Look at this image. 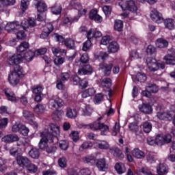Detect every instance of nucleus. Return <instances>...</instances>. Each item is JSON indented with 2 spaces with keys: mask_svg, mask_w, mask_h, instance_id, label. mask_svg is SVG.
I'll use <instances>...</instances> for the list:
<instances>
[{
  "mask_svg": "<svg viewBox=\"0 0 175 175\" xmlns=\"http://www.w3.org/2000/svg\"><path fill=\"white\" fill-rule=\"evenodd\" d=\"M146 62L150 72H157L159 68L160 69H165V63H157V60L152 57H148Z\"/></svg>",
  "mask_w": 175,
  "mask_h": 175,
  "instance_id": "obj_1",
  "label": "nucleus"
},
{
  "mask_svg": "<svg viewBox=\"0 0 175 175\" xmlns=\"http://www.w3.org/2000/svg\"><path fill=\"white\" fill-rule=\"evenodd\" d=\"M119 6L122 8V10H129V12H131V13H137V10H139L136 3H135L133 0L126 1L124 4L119 3Z\"/></svg>",
  "mask_w": 175,
  "mask_h": 175,
  "instance_id": "obj_2",
  "label": "nucleus"
},
{
  "mask_svg": "<svg viewBox=\"0 0 175 175\" xmlns=\"http://www.w3.org/2000/svg\"><path fill=\"white\" fill-rule=\"evenodd\" d=\"M41 139L38 144V147L41 150H45L46 148L49 146L47 144V142L49 140L53 141V137H51V135L47 134V135L44 133H41Z\"/></svg>",
  "mask_w": 175,
  "mask_h": 175,
  "instance_id": "obj_3",
  "label": "nucleus"
},
{
  "mask_svg": "<svg viewBox=\"0 0 175 175\" xmlns=\"http://www.w3.org/2000/svg\"><path fill=\"white\" fill-rule=\"evenodd\" d=\"M16 163L20 167H22L23 169H25L30 164L31 160L28 159L27 157L18 155L16 157Z\"/></svg>",
  "mask_w": 175,
  "mask_h": 175,
  "instance_id": "obj_4",
  "label": "nucleus"
},
{
  "mask_svg": "<svg viewBox=\"0 0 175 175\" xmlns=\"http://www.w3.org/2000/svg\"><path fill=\"white\" fill-rule=\"evenodd\" d=\"M49 106L53 109H58V107H62L64 106V101L58 96H53L49 100Z\"/></svg>",
  "mask_w": 175,
  "mask_h": 175,
  "instance_id": "obj_5",
  "label": "nucleus"
},
{
  "mask_svg": "<svg viewBox=\"0 0 175 175\" xmlns=\"http://www.w3.org/2000/svg\"><path fill=\"white\" fill-rule=\"evenodd\" d=\"M22 59L23 55L21 53H16L9 57L8 60V65L14 66L15 65H17V64H20Z\"/></svg>",
  "mask_w": 175,
  "mask_h": 175,
  "instance_id": "obj_6",
  "label": "nucleus"
},
{
  "mask_svg": "<svg viewBox=\"0 0 175 175\" xmlns=\"http://www.w3.org/2000/svg\"><path fill=\"white\" fill-rule=\"evenodd\" d=\"M61 133V131L59 130V126L55 124H50V131L49 133H45L47 135H51V137H53V139L55 137H57Z\"/></svg>",
  "mask_w": 175,
  "mask_h": 175,
  "instance_id": "obj_7",
  "label": "nucleus"
},
{
  "mask_svg": "<svg viewBox=\"0 0 175 175\" xmlns=\"http://www.w3.org/2000/svg\"><path fill=\"white\" fill-rule=\"evenodd\" d=\"M54 30V27L53 26V24L51 23H48L46 25V26L44 27L42 33L40 34V38L41 39H46L47 36L53 32Z\"/></svg>",
  "mask_w": 175,
  "mask_h": 175,
  "instance_id": "obj_8",
  "label": "nucleus"
},
{
  "mask_svg": "<svg viewBox=\"0 0 175 175\" xmlns=\"http://www.w3.org/2000/svg\"><path fill=\"white\" fill-rule=\"evenodd\" d=\"M150 18L154 21V23H157V24H161L163 23V18L162 17V14H161L157 10H152L150 13Z\"/></svg>",
  "mask_w": 175,
  "mask_h": 175,
  "instance_id": "obj_9",
  "label": "nucleus"
},
{
  "mask_svg": "<svg viewBox=\"0 0 175 175\" xmlns=\"http://www.w3.org/2000/svg\"><path fill=\"white\" fill-rule=\"evenodd\" d=\"M95 163L97 169H98L100 172H105L109 169V165L106 163V159L105 158L97 160Z\"/></svg>",
  "mask_w": 175,
  "mask_h": 175,
  "instance_id": "obj_10",
  "label": "nucleus"
},
{
  "mask_svg": "<svg viewBox=\"0 0 175 175\" xmlns=\"http://www.w3.org/2000/svg\"><path fill=\"white\" fill-rule=\"evenodd\" d=\"M20 77H21V75L17 72H11L8 78L9 83L12 85H17L20 83Z\"/></svg>",
  "mask_w": 175,
  "mask_h": 175,
  "instance_id": "obj_11",
  "label": "nucleus"
},
{
  "mask_svg": "<svg viewBox=\"0 0 175 175\" xmlns=\"http://www.w3.org/2000/svg\"><path fill=\"white\" fill-rule=\"evenodd\" d=\"M20 137L16 134H10L4 136L1 141L4 143H13L14 142H18Z\"/></svg>",
  "mask_w": 175,
  "mask_h": 175,
  "instance_id": "obj_12",
  "label": "nucleus"
},
{
  "mask_svg": "<svg viewBox=\"0 0 175 175\" xmlns=\"http://www.w3.org/2000/svg\"><path fill=\"white\" fill-rule=\"evenodd\" d=\"M20 27V23L18 22H9L5 27V31L8 32H16V29Z\"/></svg>",
  "mask_w": 175,
  "mask_h": 175,
  "instance_id": "obj_13",
  "label": "nucleus"
},
{
  "mask_svg": "<svg viewBox=\"0 0 175 175\" xmlns=\"http://www.w3.org/2000/svg\"><path fill=\"white\" fill-rule=\"evenodd\" d=\"M157 117L159 118V120H162L163 121H172L173 118L170 113L165 111L158 112Z\"/></svg>",
  "mask_w": 175,
  "mask_h": 175,
  "instance_id": "obj_14",
  "label": "nucleus"
},
{
  "mask_svg": "<svg viewBox=\"0 0 175 175\" xmlns=\"http://www.w3.org/2000/svg\"><path fill=\"white\" fill-rule=\"evenodd\" d=\"M113 68V64H106L101 63L100 64V69L104 70V73L105 76H110V73H111V68Z\"/></svg>",
  "mask_w": 175,
  "mask_h": 175,
  "instance_id": "obj_15",
  "label": "nucleus"
},
{
  "mask_svg": "<svg viewBox=\"0 0 175 175\" xmlns=\"http://www.w3.org/2000/svg\"><path fill=\"white\" fill-rule=\"evenodd\" d=\"M100 124V122L95 121L90 124H82V127L85 129H92V131H99Z\"/></svg>",
  "mask_w": 175,
  "mask_h": 175,
  "instance_id": "obj_16",
  "label": "nucleus"
},
{
  "mask_svg": "<svg viewBox=\"0 0 175 175\" xmlns=\"http://www.w3.org/2000/svg\"><path fill=\"white\" fill-rule=\"evenodd\" d=\"M90 73H92V67L90 64L83 66L78 70V75H81V76H83V75H90Z\"/></svg>",
  "mask_w": 175,
  "mask_h": 175,
  "instance_id": "obj_17",
  "label": "nucleus"
},
{
  "mask_svg": "<svg viewBox=\"0 0 175 175\" xmlns=\"http://www.w3.org/2000/svg\"><path fill=\"white\" fill-rule=\"evenodd\" d=\"M139 109L144 114H151L152 113V107L148 104H142L139 106Z\"/></svg>",
  "mask_w": 175,
  "mask_h": 175,
  "instance_id": "obj_18",
  "label": "nucleus"
},
{
  "mask_svg": "<svg viewBox=\"0 0 175 175\" xmlns=\"http://www.w3.org/2000/svg\"><path fill=\"white\" fill-rule=\"evenodd\" d=\"M132 155L134 158H137V159H143V158L146 157L144 152L137 148H135L132 150Z\"/></svg>",
  "mask_w": 175,
  "mask_h": 175,
  "instance_id": "obj_19",
  "label": "nucleus"
},
{
  "mask_svg": "<svg viewBox=\"0 0 175 175\" xmlns=\"http://www.w3.org/2000/svg\"><path fill=\"white\" fill-rule=\"evenodd\" d=\"M4 93L6 95L8 100H11V102H16L17 98H16V95L12 92V90L9 88L4 89Z\"/></svg>",
  "mask_w": 175,
  "mask_h": 175,
  "instance_id": "obj_20",
  "label": "nucleus"
},
{
  "mask_svg": "<svg viewBox=\"0 0 175 175\" xmlns=\"http://www.w3.org/2000/svg\"><path fill=\"white\" fill-rule=\"evenodd\" d=\"M96 92V91H95V89L91 88L82 92L81 96L82 98H88L89 96H94Z\"/></svg>",
  "mask_w": 175,
  "mask_h": 175,
  "instance_id": "obj_21",
  "label": "nucleus"
},
{
  "mask_svg": "<svg viewBox=\"0 0 175 175\" xmlns=\"http://www.w3.org/2000/svg\"><path fill=\"white\" fill-rule=\"evenodd\" d=\"M29 155L31 158H33V159H39V157H40V152L39 151V149L33 148L30 151H29Z\"/></svg>",
  "mask_w": 175,
  "mask_h": 175,
  "instance_id": "obj_22",
  "label": "nucleus"
},
{
  "mask_svg": "<svg viewBox=\"0 0 175 175\" xmlns=\"http://www.w3.org/2000/svg\"><path fill=\"white\" fill-rule=\"evenodd\" d=\"M109 152L113 154V157L116 158H124V154L118 148H112L109 150Z\"/></svg>",
  "mask_w": 175,
  "mask_h": 175,
  "instance_id": "obj_23",
  "label": "nucleus"
},
{
  "mask_svg": "<svg viewBox=\"0 0 175 175\" xmlns=\"http://www.w3.org/2000/svg\"><path fill=\"white\" fill-rule=\"evenodd\" d=\"M156 45L159 49H165L169 46V42L163 38H159L157 40Z\"/></svg>",
  "mask_w": 175,
  "mask_h": 175,
  "instance_id": "obj_24",
  "label": "nucleus"
},
{
  "mask_svg": "<svg viewBox=\"0 0 175 175\" xmlns=\"http://www.w3.org/2000/svg\"><path fill=\"white\" fill-rule=\"evenodd\" d=\"M66 115L68 118H76L77 117V110L76 109L67 108Z\"/></svg>",
  "mask_w": 175,
  "mask_h": 175,
  "instance_id": "obj_25",
  "label": "nucleus"
},
{
  "mask_svg": "<svg viewBox=\"0 0 175 175\" xmlns=\"http://www.w3.org/2000/svg\"><path fill=\"white\" fill-rule=\"evenodd\" d=\"M95 159H95L94 156H92V155L86 156L83 158V161L84 163H87L90 166H92V165H95V163H96Z\"/></svg>",
  "mask_w": 175,
  "mask_h": 175,
  "instance_id": "obj_26",
  "label": "nucleus"
},
{
  "mask_svg": "<svg viewBox=\"0 0 175 175\" xmlns=\"http://www.w3.org/2000/svg\"><path fill=\"white\" fill-rule=\"evenodd\" d=\"M115 170H116L118 174H122L126 172V168H125V165L122 163H117L115 165Z\"/></svg>",
  "mask_w": 175,
  "mask_h": 175,
  "instance_id": "obj_27",
  "label": "nucleus"
},
{
  "mask_svg": "<svg viewBox=\"0 0 175 175\" xmlns=\"http://www.w3.org/2000/svg\"><path fill=\"white\" fill-rule=\"evenodd\" d=\"M120 46H118V43L117 42H110L109 45L108 46V52L109 53H117Z\"/></svg>",
  "mask_w": 175,
  "mask_h": 175,
  "instance_id": "obj_28",
  "label": "nucleus"
},
{
  "mask_svg": "<svg viewBox=\"0 0 175 175\" xmlns=\"http://www.w3.org/2000/svg\"><path fill=\"white\" fill-rule=\"evenodd\" d=\"M64 44L67 47V49H70V50H75L76 47L75 40L70 38L66 39L64 41Z\"/></svg>",
  "mask_w": 175,
  "mask_h": 175,
  "instance_id": "obj_29",
  "label": "nucleus"
},
{
  "mask_svg": "<svg viewBox=\"0 0 175 175\" xmlns=\"http://www.w3.org/2000/svg\"><path fill=\"white\" fill-rule=\"evenodd\" d=\"M27 49H29V44L27 42H23L16 48L18 53H23Z\"/></svg>",
  "mask_w": 175,
  "mask_h": 175,
  "instance_id": "obj_30",
  "label": "nucleus"
},
{
  "mask_svg": "<svg viewBox=\"0 0 175 175\" xmlns=\"http://www.w3.org/2000/svg\"><path fill=\"white\" fill-rule=\"evenodd\" d=\"M164 25L168 29H174V20L167 18L164 21Z\"/></svg>",
  "mask_w": 175,
  "mask_h": 175,
  "instance_id": "obj_31",
  "label": "nucleus"
},
{
  "mask_svg": "<svg viewBox=\"0 0 175 175\" xmlns=\"http://www.w3.org/2000/svg\"><path fill=\"white\" fill-rule=\"evenodd\" d=\"M51 117L53 121H60L62 117V112L59 110H55L53 112Z\"/></svg>",
  "mask_w": 175,
  "mask_h": 175,
  "instance_id": "obj_32",
  "label": "nucleus"
},
{
  "mask_svg": "<svg viewBox=\"0 0 175 175\" xmlns=\"http://www.w3.org/2000/svg\"><path fill=\"white\" fill-rule=\"evenodd\" d=\"M142 129L145 133H150L152 129V124L150 122H145L142 124Z\"/></svg>",
  "mask_w": 175,
  "mask_h": 175,
  "instance_id": "obj_33",
  "label": "nucleus"
},
{
  "mask_svg": "<svg viewBox=\"0 0 175 175\" xmlns=\"http://www.w3.org/2000/svg\"><path fill=\"white\" fill-rule=\"evenodd\" d=\"M38 12L40 13H43V12H46L47 10V5L43 1H39L36 5Z\"/></svg>",
  "mask_w": 175,
  "mask_h": 175,
  "instance_id": "obj_34",
  "label": "nucleus"
},
{
  "mask_svg": "<svg viewBox=\"0 0 175 175\" xmlns=\"http://www.w3.org/2000/svg\"><path fill=\"white\" fill-rule=\"evenodd\" d=\"M164 61H165V64L167 65H175V59L174 56L172 55H167L163 58Z\"/></svg>",
  "mask_w": 175,
  "mask_h": 175,
  "instance_id": "obj_35",
  "label": "nucleus"
},
{
  "mask_svg": "<svg viewBox=\"0 0 175 175\" xmlns=\"http://www.w3.org/2000/svg\"><path fill=\"white\" fill-rule=\"evenodd\" d=\"M124 28V22L121 20H116L115 21L114 29L118 32H121Z\"/></svg>",
  "mask_w": 175,
  "mask_h": 175,
  "instance_id": "obj_36",
  "label": "nucleus"
},
{
  "mask_svg": "<svg viewBox=\"0 0 175 175\" xmlns=\"http://www.w3.org/2000/svg\"><path fill=\"white\" fill-rule=\"evenodd\" d=\"M93 111L94 109H92V107L90 105H87L83 108V116H91V114H92Z\"/></svg>",
  "mask_w": 175,
  "mask_h": 175,
  "instance_id": "obj_37",
  "label": "nucleus"
},
{
  "mask_svg": "<svg viewBox=\"0 0 175 175\" xmlns=\"http://www.w3.org/2000/svg\"><path fill=\"white\" fill-rule=\"evenodd\" d=\"M146 90L149 91L150 94H155L158 92V87L155 84L149 83L146 86Z\"/></svg>",
  "mask_w": 175,
  "mask_h": 175,
  "instance_id": "obj_38",
  "label": "nucleus"
},
{
  "mask_svg": "<svg viewBox=\"0 0 175 175\" xmlns=\"http://www.w3.org/2000/svg\"><path fill=\"white\" fill-rule=\"evenodd\" d=\"M45 110L46 107H44V105L42 104H38L34 107V111L37 114H43Z\"/></svg>",
  "mask_w": 175,
  "mask_h": 175,
  "instance_id": "obj_39",
  "label": "nucleus"
},
{
  "mask_svg": "<svg viewBox=\"0 0 175 175\" xmlns=\"http://www.w3.org/2000/svg\"><path fill=\"white\" fill-rule=\"evenodd\" d=\"M16 3V0H0V8L10 6Z\"/></svg>",
  "mask_w": 175,
  "mask_h": 175,
  "instance_id": "obj_40",
  "label": "nucleus"
},
{
  "mask_svg": "<svg viewBox=\"0 0 175 175\" xmlns=\"http://www.w3.org/2000/svg\"><path fill=\"white\" fill-rule=\"evenodd\" d=\"M94 57L96 59H103V61L105 58L109 57V54L106 52H97L95 53Z\"/></svg>",
  "mask_w": 175,
  "mask_h": 175,
  "instance_id": "obj_41",
  "label": "nucleus"
},
{
  "mask_svg": "<svg viewBox=\"0 0 175 175\" xmlns=\"http://www.w3.org/2000/svg\"><path fill=\"white\" fill-rule=\"evenodd\" d=\"M81 15L79 14L78 16H75L74 18L70 19L69 17L64 18L63 23L64 24L68 25V24H72L75 21H79V19L80 18Z\"/></svg>",
  "mask_w": 175,
  "mask_h": 175,
  "instance_id": "obj_42",
  "label": "nucleus"
},
{
  "mask_svg": "<svg viewBox=\"0 0 175 175\" xmlns=\"http://www.w3.org/2000/svg\"><path fill=\"white\" fill-rule=\"evenodd\" d=\"M97 147L100 150H109V147H110V146L107 142L100 141V142L97 143Z\"/></svg>",
  "mask_w": 175,
  "mask_h": 175,
  "instance_id": "obj_43",
  "label": "nucleus"
},
{
  "mask_svg": "<svg viewBox=\"0 0 175 175\" xmlns=\"http://www.w3.org/2000/svg\"><path fill=\"white\" fill-rule=\"evenodd\" d=\"M101 85L105 88H110L111 87V79L110 78H105L101 80Z\"/></svg>",
  "mask_w": 175,
  "mask_h": 175,
  "instance_id": "obj_44",
  "label": "nucleus"
},
{
  "mask_svg": "<svg viewBox=\"0 0 175 175\" xmlns=\"http://www.w3.org/2000/svg\"><path fill=\"white\" fill-rule=\"evenodd\" d=\"M51 12L53 14H60L62 12V7L58 4H55L54 6L51 7Z\"/></svg>",
  "mask_w": 175,
  "mask_h": 175,
  "instance_id": "obj_45",
  "label": "nucleus"
},
{
  "mask_svg": "<svg viewBox=\"0 0 175 175\" xmlns=\"http://www.w3.org/2000/svg\"><path fill=\"white\" fill-rule=\"evenodd\" d=\"M23 116L24 118H25V120H32V118L34 117V115L33 112H31V111L25 109L23 111Z\"/></svg>",
  "mask_w": 175,
  "mask_h": 175,
  "instance_id": "obj_46",
  "label": "nucleus"
},
{
  "mask_svg": "<svg viewBox=\"0 0 175 175\" xmlns=\"http://www.w3.org/2000/svg\"><path fill=\"white\" fill-rule=\"evenodd\" d=\"M34 55L35 53H33L32 51H29L25 53L23 57L26 61H27V62H30L31 59H33Z\"/></svg>",
  "mask_w": 175,
  "mask_h": 175,
  "instance_id": "obj_47",
  "label": "nucleus"
},
{
  "mask_svg": "<svg viewBox=\"0 0 175 175\" xmlns=\"http://www.w3.org/2000/svg\"><path fill=\"white\" fill-rule=\"evenodd\" d=\"M67 162L66 158L65 157H60L58 159V165L59 167H62V169L66 167L67 166Z\"/></svg>",
  "mask_w": 175,
  "mask_h": 175,
  "instance_id": "obj_48",
  "label": "nucleus"
},
{
  "mask_svg": "<svg viewBox=\"0 0 175 175\" xmlns=\"http://www.w3.org/2000/svg\"><path fill=\"white\" fill-rule=\"evenodd\" d=\"M14 71L12 73H17L18 75L23 76V67L18 65V64L13 66Z\"/></svg>",
  "mask_w": 175,
  "mask_h": 175,
  "instance_id": "obj_49",
  "label": "nucleus"
},
{
  "mask_svg": "<svg viewBox=\"0 0 175 175\" xmlns=\"http://www.w3.org/2000/svg\"><path fill=\"white\" fill-rule=\"evenodd\" d=\"M42 91H43V86L40 85L37 86H33L32 88V92L33 94H36V95L42 94Z\"/></svg>",
  "mask_w": 175,
  "mask_h": 175,
  "instance_id": "obj_50",
  "label": "nucleus"
},
{
  "mask_svg": "<svg viewBox=\"0 0 175 175\" xmlns=\"http://www.w3.org/2000/svg\"><path fill=\"white\" fill-rule=\"evenodd\" d=\"M98 131H101V135H106V132L109 131V126L105 124V123H100Z\"/></svg>",
  "mask_w": 175,
  "mask_h": 175,
  "instance_id": "obj_51",
  "label": "nucleus"
},
{
  "mask_svg": "<svg viewBox=\"0 0 175 175\" xmlns=\"http://www.w3.org/2000/svg\"><path fill=\"white\" fill-rule=\"evenodd\" d=\"M26 169L29 170L31 173H36L38 172V166H36L35 164L31 163L30 161V164L26 167Z\"/></svg>",
  "mask_w": 175,
  "mask_h": 175,
  "instance_id": "obj_52",
  "label": "nucleus"
},
{
  "mask_svg": "<svg viewBox=\"0 0 175 175\" xmlns=\"http://www.w3.org/2000/svg\"><path fill=\"white\" fill-rule=\"evenodd\" d=\"M92 42H91V40H88L85 42L83 43L82 50L83 51H88L91 49V46Z\"/></svg>",
  "mask_w": 175,
  "mask_h": 175,
  "instance_id": "obj_53",
  "label": "nucleus"
},
{
  "mask_svg": "<svg viewBox=\"0 0 175 175\" xmlns=\"http://www.w3.org/2000/svg\"><path fill=\"white\" fill-rule=\"evenodd\" d=\"M29 5V1L28 0H21V8L23 12H25L28 9V5Z\"/></svg>",
  "mask_w": 175,
  "mask_h": 175,
  "instance_id": "obj_54",
  "label": "nucleus"
},
{
  "mask_svg": "<svg viewBox=\"0 0 175 175\" xmlns=\"http://www.w3.org/2000/svg\"><path fill=\"white\" fill-rule=\"evenodd\" d=\"M9 122V119L4 118L0 119V129H5L8 126V123Z\"/></svg>",
  "mask_w": 175,
  "mask_h": 175,
  "instance_id": "obj_55",
  "label": "nucleus"
},
{
  "mask_svg": "<svg viewBox=\"0 0 175 175\" xmlns=\"http://www.w3.org/2000/svg\"><path fill=\"white\" fill-rule=\"evenodd\" d=\"M146 159L150 163H153L157 159V156L154 153H148L146 156Z\"/></svg>",
  "mask_w": 175,
  "mask_h": 175,
  "instance_id": "obj_56",
  "label": "nucleus"
},
{
  "mask_svg": "<svg viewBox=\"0 0 175 175\" xmlns=\"http://www.w3.org/2000/svg\"><path fill=\"white\" fill-rule=\"evenodd\" d=\"M111 40V38L110 36H105L102 38L100 41V44H103L104 46H106L110 43V41Z\"/></svg>",
  "mask_w": 175,
  "mask_h": 175,
  "instance_id": "obj_57",
  "label": "nucleus"
},
{
  "mask_svg": "<svg viewBox=\"0 0 175 175\" xmlns=\"http://www.w3.org/2000/svg\"><path fill=\"white\" fill-rule=\"evenodd\" d=\"M61 81H68L70 79V72H62L61 74Z\"/></svg>",
  "mask_w": 175,
  "mask_h": 175,
  "instance_id": "obj_58",
  "label": "nucleus"
},
{
  "mask_svg": "<svg viewBox=\"0 0 175 175\" xmlns=\"http://www.w3.org/2000/svg\"><path fill=\"white\" fill-rule=\"evenodd\" d=\"M92 172L88 167L82 168L79 170V175H92Z\"/></svg>",
  "mask_w": 175,
  "mask_h": 175,
  "instance_id": "obj_59",
  "label": "nucleus"
},
{
  "mask_svg": "<svg viewBox=\"0 0 175 175\" xmlns=\"http://www.w3.org/2000/svg\"><path fill=\"white\" fill-rule=\"evenodd\" d=\"M59 146L62 150H66L69 147V142L65 140H62L60 141Z\"/></svg>",
  "mask_w": 175,
  "mask_h": 175,
  "instance_id": "obj_60",
  "label": "nucleus"
},
{
  "mask_svg": "<svg viewBox=\"0 0 175 175\" xmlns=\"http://www.w3.org/2000/svg\"><path fill=\"white\" fill-rule=\"evenodd\" d=\"M155 139L156 144H157V146H163V144H165L163 141V136L161 135H157Z\"/></svg>",
  "mask_w": 175,
  "mask_h": 175,
  "instance_id": "obj_61",
  "label": "nucleus"
},
{
  "mask_svg": "<svg viewBox=\"0 0 175 175\" xmlns=\"http://www.w3.org/2000/svg\"><path fill=\"white\" fill-rule=\"evenodd\" d=\"M136 79L137 81H141V83H143V81H146L147 80V77L145 74L139 72L136 76Z\"/></svg>",
  "mask_w": 175,
  "mask_h": 175,
  "instance_id": "obj_62",
  "label": "nucleus"
},
{
  "mask_svg": "<svg viewBox=\"0 0 175 175\" xmlns=\"http://www.w3.org/2000/svg\"><path fill=\"white\" fill-rule=\"evenodd\" d=\"M70 137L73 140V142H77L79 139V133L77 131H72L70 134Z\"/></svg>",
  "mask_w": 175,
  "mask_h": 175,
  "instance_id": "obj_63",
  "label": "nucleus"
},
{
  "mask_svg": "<svg viewBox=\"0 0 175 175\" xmlns=\"http://www.w3.org/2000/svg\"><path fill=\"white\" fill-rule=\"evenodd\" d=\"M103 100V94L101 93L97 94L94 98V102L96 103H100Z\"/></svg>",
  "mask_w": 175,
  "mask_h": 175,
  "instance_id": "obj_64",
  "label": "nucleus"
}]
</instances>
